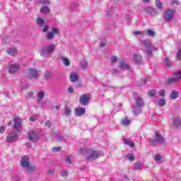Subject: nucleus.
<instances>
[{"mask_svg":"<svg viewBox=\"0 0 181 181\" xmlns=\"http://www.w3.org/2000/svg\"><path fill=\"white\" fill-rule=\"evenodd\" d=\"M79 153L82 155H85L88 160H94L100 158L101 153L98 151H94L91 148H87L86 146H83L79 150Z\"/></svg>","mask_w":181,"mask_h":181,"instance_id":"f257e3e1","label":"nucleus"},{"mask_svg":"<svg viewBox=\"0 0 181 181\" xmlns=\"http://www.w3.org/2000/svg\"><path fill=\"white\" fill-rule=\"evenodd\" d=\"M175 13L176 10H175V8H168L164 11L163 13V19L165 22H172V21H173V18H175Z\"/></svg>","mask_w":181,"mask_h":181,"instance_id":"f03ea898","label":"nucleus"},{"mask_svg":"<svg viewBox=\"0 0 181 181\" xmlns=\"http://www.w3.org/2000/svg\"><path fill=\"white\" fill-rule=\"evenodd\" d=\"M54 52V45L50 44V45L45 47L40 51V53L42 57H49V56H50V54H53Z\"/></svg>","mask_w":181,"mask_h":181,"instance_id":"7ed1b4c3","label":"nucleus"},{"mask_svg":"<svg viewBox=\"0 0 181 181\" xmlns=\"http://www.w3.org/2000/svg\"><path fill=\"white\" fill-rule=\"evenodd\" d=\"M143 45L144 46V50L148 56H152V52L153 50V47H152V43L149 40H144Z\"/></svg>","mask_w":181,"mask_h":181,"instance_id":"20e7f679","label":"nucleus"},{"mask_svg":"<svg viewBox=\"0 0 181 181\" xmlns=\"http://www.w3.org/2000/svg\"><path fill=\"white\" fill-rule=\"evenodd\" d=\"M28 139L32 142H37L39 141V134L33 129H30L28 132Z\"/></svg>","mask_w":181,"mask_h":181,"instance_id":"39448f33","label":"nucleus"},{"mask_svg":"<svg viewBox=\"0 0 181 181\" xmlns=\"http://www.w3.org/2000/svg\"><path fill=\"white\" fill-rule=\"evenodd\" d=\"M56 35H59V28H53L52 31L48 32L45 35V37L47 40H52L54 39V36H56Z\"/></svg>","mask_w":181,"mask_h":181,"instance_id":"423d86ee","label":"nucleus"},{"mask_svg":"<svg viewBox=\"0 0 181 181\" xmlns=\"http://www.w3.org/2000/svg\"><path fill=\"white\" fill-rule=\"evenodd\" d=\"M90 101V94H83L79 98V103L81 105H87Z\"/></svg>","mask_w":181,"mask_h":181,"instance_id":"0eeeda50","label":"nucleus"},{"mask_svg":"<svg viewBox=\"0 0 181 181\" xmlns=\"http://www.w3.org/2000/svg\"><path fill=\"white\" fill-rule=\"evenodd\" d=\"M144 12L148 13V15H151V16H158V11L150 6L146 7L144 8Z\"/></svg>","mask_w":181,"mask_h":181,"instance_id":"6e6552de","label":"nucleus"},{"mask_svg":"<svg viewBox=\"0 0 181 181\" xmlns=\"http://www.w3.org/2000/svg\"><path fill=\"white\" fill-rule=\"evenodd\" d=\"M28 77L30 78H37L39 77V71L35 69H30L28 72Z\"/></svg>","mask_w":181,"mask_h":181,"instance_id":"1a4fd4ad","label":"nucleus"},{"mask_svg":"<svg viewBox=\"0 0 181 181\" xmlns=\"http://www.w3.org/2000/svg\"><path fill=\"white\" fill-rule=\"evenodd\" d=\"M21 69V66H19V64H11L8 66V72L10 74H15L18 70Z\"/></svg>","mask_w":181,"mask_h":181,"instance_id":"9d476101","label":"nucleus"},{"mask_svg":"<svg viewBox=\"0 0 181 181\" xmlns=\"http://www.w3.org/2000/svg\"><path fill=\"white\" fill-rule=\"evenodd\" d=\"M154 139H156V144H159V145H163L165 144V138L158 132L156 133Z\"/></svg>","mask_w":181,"mask_h":181,"instance_id":"9b49d317","label":"nucleus"},{"mask_svg":"<svg viewBox=\"0 0 181 181\" xmlns=\"http://www.w3.org/2000/svg\"><path fill=\"white\" fill-rule=\"evenodd\" d=\"M16 139H18V133L16 132H11L6 139L7 142H13Z\"/></svg>","mask_w":181,"mask_h":181,"instance_id":"f8f14e48","label":"nucleus"},{"mask_svg":"<svg viewBox=\"0 0 181 181\" xmlns=\"http://www.w3.org/2000/svg\"><path fill=\"white\" fill-rule=\"evenodd\" d=\"M22 121H23V119L22 118H17L15 119L14 128L18 132L21 131V127H22Z\"/></svg>","mask_w":181,"mask_h":181,"instance_id":"ddd939ff","label":"nucleus"},{"mask_svg":"<svg viewBox=\"0 0 181 181\" xmlns=\"http://www.w3.org/2000/svg\"><path fill=\"white\" fill-rule=\"evenodd\" d=\"M86 114V108L85 107H76L75 108V115L76 117H83Z\"/></svg>","mask_w":181,"mask_h":181,"instance_id":"4468645a","label":"nucleus"},{"mask_svg":"<svg viewBox=\"0 0 181 181\" xmlns=\"http://www.w3.org/2000/svg\"><path fill=\"white\" fill-rule=\"evenodd\" d=\"M117 67L122 70H129V64L124 61L119 62Z\"/></svg>","mask_w":181,"mask_h":181,"instance_id":"2eb2a0df","label":"nucleus"},{"mask_svg":"<svg viewBox=\"0 0 181 181\" xmlns=\"http://www.w3.org/2000/svg\"><path fill=\"white\" fill-rule=\"evenodd\" d=\"M21 165L24 169H25L30 164H29V157L24 156L21 158Z\"/></svg>","mask_w":181,"mask_h":181,"instance_id":"dca6fc26","label":"nucleus"},{"mask_svg":"<svg viewBox=\"0 0 181 181\" xmlns=\"http://www.w3.org/2000/svg\"><path fill=\"white\" fill-rule=\"evenodd\" d=\"M133 60L136 64H142V57L139 54H134Z\"/></svg>","mask_w":181,"mask_h":181,"instance_id":"f3484780","label":"nucleus"},{"mask_svg":"<svg viewBox=\"0 0 181 181\" xmlns=\"http://www.w3.org/2000/svg\"><path fill=\"white\" fill-rule=\"evenodd\" d=\"M173 126L175 128H180L181 121L180 117H174L173 120Z\"/></svg>","mask_w":181,"mask_h":181,"instance_id":"a211bd4d","label":"nucleus"},{"mask_svg":"<svg viewBox=\"0 0 181 181\" xmlns=\"http://www.w3.org/2000/svg\"><path fill=\"white\" fill-rule=\"evenodd\" d=\"M46 93L43 90H40L37 94V103H41V101L45 98Z\"/></svg>","mask_w":181,"mask_h":181,"instance_id":"6ab92c4d","label":"nucleus"},{"mask_svg":"<svg viewBox=\"0 0 181 181\" xmlns=\"http://www.w3.org/2000/svg\"><path fill=\"white\" fill-rule=\"evenodd\" d=\"M80 76H78V74H76V73H71L69 78H70V81H71V83H76V81H77V80H78Z\"/></svg>","mask_w":181,"mask_h":181,"instance_id":"aec40b11","label":"nucleus"},{"mask_svg":"<svg viewBox=\"0 0 181 181\" xmlns=\"http://www.w3.org/2000/svg\"><path fill=\"white\" fill-rule=\"evenodd\" d=\"M179 98V92L176 90H171L170 94V100H176V98Z\"/></svg>","mask_w":181,"mask_h":181,"instance_id":"412c9836","label":"nucleus"},{"mask_svg":"<svg viewBox=\"0 0 181 181\" xmlns=\"http://www.w3.org/2000/svg\"><path fill=\"white\" fill-rule=\"evenodd\" d=\"M40 13H44L45 15H49L50 13V8L48 6H44L40 9Z\"/></svg>","mask_w":181,"mask_h":181,"instance_id":"4be33fe9","label":"nucleus"},{"mask_svg":"<svg viewBox=\"0 0 181 181\" xmlns=\"http://www.w3.org/2000/svg\"><path fill=\"white\" fill-rule=\"evenodd\" d=\"M6 52H7L8 54H10V56H15V54H16V52H18V50L15 47H11V48L7 49Z\"/></svg>","mask_w":181,"mask_h":181,"instance_id":"5701e85b","label":"nucleus"},{"mask_svg":"<svg viewBox=\"0 0 181 181\" xmlns=\"http://www.w3.org/2000/svg\"><path fill=\"white\" fill-rule=\"evenodd\" d=\"M65 162L68 165H71V163H73V156L70 155H65Z\"/></svg>","mask_w":181,"mask_h":181,"instance_id":"b1692460","label":"nucleus"},{"mask_svg":"<svg viewBox=\"0 0 181 181\" xmlns=\"http://www.w3.org/2000/svg\"><path fill=\"white\" fill-rule=\"evenodd\" d=\"M145 33H147V36H150V37H155L156 33L153 30H145Z\"/></svg>","mask_w":181,"mask_h":181,"instance_id":"393cba45","label":"nucleus"},{"mask_svg":"<svg viewBox=\"0 0 181 181\" xmlns=\"http://www.w3.org/2000/svg\"><path fill=\"white\" fill-rule=\"evenodd\" d=\"M136 104L138 107H144V100L140 97L136 99Z\"/></svg>","mask_w":181,"mask_h":181,"instance_id":"a878e982","label":"nucleus"},{"mask_svg":"<svg viewBox=\"0 0 181 181\" xmlns=\"http://www.w3.org/2000/svg\"><path fill=\"white\" fill-rule=\"evenodd\" d=\"M64 114L66 115V117H70L71 114V110L67 106H66L64 109Z\"/></svg>","mask_w":181,"mask_h":181,"instance_id":"bb28decb","label":"nucleus"},{"mask_svg":"<svg viewBox=\"0 0 181 181\" xmlns=\"http://www.w3.org/2000/svg\"><path fill=\"white\" fill-rule=\"evenodd\" d=\"M177 81V78L176 77H169L166 80V83L168 84H172V83H176Z\"/></svg>","mask_w":181,"mask_h":181,"instance_id":"cd10ccee","label":"nucleus"},{"mask_svg":"<svg viewBox=\"0 0 181 181\" xmlns=\"http://www.w3.org/2000/svg\"><path fill=\"white\" fill-rule=\"evenodd\" d=\"M36 167L35 165H30V164L25 168L27 172H35Z\"/></svg>","mask_w":181,"mask_h":181,"instance_id":"c85d7f7f","label":"nucleus"},{"mask_svg":"<svg viewBox=\"0 0 181 181\" xmlns=\"http://www.w3.org/2000/svg\"><path fill=\"white\" fill-rule=\"evenodd\" d=\"M37 25H38L40 27L44 26L45 20H42L41 18H38L37 21Z\"/></svg>","mask_w":181,"mask_h":181,"instance_id":"c756f323","label":"nucleus"},{"mask_svg":"<svg viewBox=\"0 0 181 181\" xmlns=\"http://www.w3.org/2000/svg\"><path fill=\"white\" fill-rule=\"evenodd\" d=\"M133 35H134V36H143V35H145V30H144V31H133Z\"/></svg>","mask_w":181,"mask_h":181,"instance_id":"7c9ffc66","label":"nucleus"},{"mask_svg":"<svg viewBox=\"0 0 181 181\" xmlns=\"http://www.w3.org/2000/svg\"><path fill=\"white\" fill-rule=\"evenodd\" d=\"M175 77L177 78V81H179V80H181V71H177L175 72Z\"/></svg>","mask_w":181,"mask_h":181,"instance_id":"2f4dec72","label":"nucleus"},{"mask_svg":"<svg viewBox=\"0 0 181 181\" xmlns=\"http://www.w3.org/2000/svg\"><path fill=\"white\" fill-rule=\"evenodd\" d=\"M164 63H165V66H167V67H171V66H172V62H170V60H169V59L168 57H166L164 59Z\"/></svg>","mask_w":181,"mask_h":181,"instance_id":"473e14b6","label":"nucleus"},{"mask_svg":"<svg viewBox=\"0 0 181 181\" xmlns=\"http://www.w3.org/2000/svg\"><path fill=\"white\" fill-rule=\"evenodd\" d=\"M62 63H64V66H70V60L66 57H62Z\"/></svg>","mask_w":181,"mask_h":181,"instance_id":"72a5a7b5","label":"nucleus"},{"mask_svg":"<svg viewBox=\"0 0 181 181\" xmlns=\"http://www.w3.org/2000/svg\"><path fill=\"white\" fill-rule=\"evenodd\" d=\"M148 95L149 97H155V95H156V90H150L148 92Z\"/></svg>","mask_w":181,"mask_h":181,"instance_id":"f704fd0d","label":"nucleus"},{"mask_svg":"<svg viewBox=\"0 0 181 181\" xmlns=\"http://www.w3.org/2000/svg\"><path fill=\"white\" fill-rule=\"evenodd\" d=\"M156 6L158 8V9H162V2H160L159 0H156Z\"/></svg>","mask_w":181,"mask_h":181,"instance_id":"c9c22d12","label":"nucleus"},{"mask_svg":"<svg viewBox=\"0 0 181 181\" xmlns=\"http://www.w3.org/2000/svg\"><path fill=\"white\" fill-rule=\"evenodd\" d=\"M126 158L129 160H132V161L135 160V157H134L133 153H129V154L126 155Z\"/></svg>","mask_w":181,"mask_h":181,"instance_id":"e433bc0d","label":"nucleus"},{"mask_svg":"<svg viewBox=\"0 0 181 181\" xmlns=\"http://www.w3.org/2000/svg\"><path fill=\"white\" fill-rule=\"evenodd\" d=\"M131 124V120L128 119H124L122 121V125H129Z\"/></svg>","mask_w":181,"mask_h":181,"instance_id":"4c0bfd02","label":"nucleus"},{"mask_svg":"<svg viewBox=\"0 0 181 181\" xmlns=\"http://www.w3.org/2000/svg\"><path fill=\"white\" fill-rule=\"evenodd\" d=\"M61 176H62V177H67V176H69V172L66 170H63L61 172Z\"/></svg>","mask_w":181,"mask_h":181,"instance_id":"58836bf2","label":"nucleus"},{"mask_svg":"<svg viewBox=\"0 0 181 181\" xmlns=\"http://www.w3.org/2000/svg\"><path fill=\"white\" fill-rule=\"evenodd\" d=\"M165 104H166V100H165V99H160L158 100L159 107H163Z\"/></svg>","mask_w":181,"mask_h":181,"instance_id":"ea45409f","label":"nucleus"},{"mask_svg":"<svg viewBox=\"0 0 181 181\" xmlns=\"http://www.w3.org/2000/svg\"><path fill=\"white\" fill-rule=\"evenodd\" d=\"M51 76H52V73H50V71H47L45 74V78L46 80H49V78H50Z\"/></svg>","mask_w":181,"mask_h":181,"instance_id":"a19ab883","label":"nucleus"},{"mask_svg":"<svg viewBox=\"0 0 181 181\" xmlns=\"http://www.w3.org/2000/svg\"><path fill=\"white\" fill-rule=\"evenodd\" d=\"M110 62L111 63H117L118 62V57L117 56H112L110 57Z\"/></svg>","mask_w":181,"mask_h":181,"instance_id":"79ce46f5","label":"nucleus"},{"mask_svg":"<svg viewBox=\"0 0 181 181\" xmlns=\"http://www.w3.org/2000/svg\"><path fill=\"white\" fill-rule=\"evenodd\" d=\"M52 151L54 153H56L57 152H60V151H62V147H54V148H52Z\"/></svg>","mask_w":181,"mask_h":181,"instance_id":"37998d69","label":"nucleus"},{"mask_svg":"<svg viewBox=\"0 0 181 181\" xmlns=\"http://www.w3.org/2000/svg\"><path fill=\"white\" fill-rule=\"evenodd\" d=\"M30 121H31V122H35V121H37V115L30 116Z\"/></svg>","mask_w":181,"mask_h":181,"instance_id":"c03bdc74","label":"nucleus"},{"mask_svg":"<svg viewBox=\"0 0 181 181\" xmlns=\"http://www.w3.org/2000/svg\"><path fill=\"white\" fill-rule=\"evenodd\" d=\"M80 66L82 69H86L87 67V62L86 61H83L81 62Z\"/></svg>","mask_w":181,"mask_h":181,"instance_id":"a18cd8bd","label":"nucleus"},{"mask_svg":"<svg viewBox=\"0 0 181 181\" xmlns=\"http://www.w3.org/2000/svg\"><path fill=\"white\" fill-rule=\"evenodd\" d=\"M132 108L134 110V114L136 115H139V114H141V110H136V109H135V107L132 106Z\"/></svg>","mask_w":181,"mask_h":181,"instance_id":"49530a36","label":"nucleus"},{"mask_svg":"<svg viewBox=\"0 0 181 181\" xmlns=\"http://www.w3.org/2000/svg\"><path fill=\"white\" fill-rule=\"evenodd\" d=\"M177 60H181V49L177 51Z\"/></svg>","mask_w":181,"mask_h":181,"instance_id":"de8ad7c7","label":"nucleus"},{"mask_svg":"<svg viewBox=\"0 0 181 181\" xmlns=\"http://www.w3.org/2000/svg\"><path fill=\"white\" fill-rule=\"evenodd\" d=\"M45 125L47 128H50V127H52V122L50 120H47L45 122Z\"/></svg>","mask_w":181,"mask_h":181,"instance_id":"09e8293b","label":"nucleus"},{"mask_svg":"<svg viewBox=\"0 0 181 181\" xmlns=\"http://www.w3.org/2000/svg\"><path fill=\"white\" fill-rule=\"evenodd\" d=\"M171 5H180V1L179 0L171 1Z\"/></svg>","mask_w":181,"mask_h":181,"instance_id":"8fccbe9b","label":"nucleus"},{"mask_svg":"<svg viewBox=\"0 0 181 181\" xmlns=\"http://www.w3.org/2000/svg\"><path fill=\"white\" fill-rule=\"evenodd\" d=\"M48 30H49V25H45L42 28V32H44V33H46V32H47Z\"/></svg>","mask_w":181,"mask_h":181,"instance_id":"3c124183","label":"nucleus"},{"mask_svg":"<svg viewBox=\"0 0 181 181\" xmlns=\"http://www.w3.org/2000/svg\"><path fill=\"white\" fill-rule=\"evenodd\" d=\"M68 93H69V94H73V93H74V88L73 87H69Z\"/></svg>","mask_w":181,"mask_h":181,"instance_id":"603ef678","label":"nucleus"},{"mask_svg":"<svg viewBox=\"0 0 181 181\" xmlns=\"http://www.w3.org/2000/svg\"><path fill=\"white\" fill-rule=\"evenodd\" d=\"M148 142L151 145H155L156 144V139H154V140L151 139L148 141Z\"/></svg>","mask_w":181,"mask_h":181,"instance_id":"864d4df0","label":"nucleus"},{"mask_svg":"<svg viewBox=\"0 0 181 181\" xmlns=\"http://www.w3.org/2000/svg\"><path fill=\"white\" fill-rule=\"evenodd\" d=\"M41 4H42V5H49L50 1L48 0H44L41 2Z\"/></svg>","mask_w":181,"mask_h":181,"instance_id":"5fc2aeb1","label":"nucleus"},{"mask_svg":"<svg viewBox=\"0 0 181 181\" xmlns=\"http://www.w3.org/2000/svg\"><path fill=\"white\" fill-rule=\"evenodd\" d=\"M54 173V169H49L47 171L48 175H53Z\"/></svg>","mask_w":181,"mask_h":181,"instance_id":"6e6d98bb","label":"nucleus"},{"mask_svg":"<svg viewBox=\"0 0 181 181\" xmlns=\"http://www.w3.org/2000/svg\"><path fill=\"white\" fill-rule=\"evenodd\" d=\"M5 132V126L0 127V133L4 134Z\"/></svg>","mask_w":181,"mask_h":181,"instance_id":"4d7b16f0","label":"nucleus"},{"mask_svg":"<svg viewBox=\"0 0 181 181\" xmlns=\"http://www.w3.org/2000/svg\"><path fill=\"white\" fill-rule=\"evenodd\" d=\"M159 94L160 95H161L162 97H164L165 94V90H160L159 91Z\"/></svg>","mask_w":181,"mask_h":181,"instance_id":"13d9d810","label":"nucleus"},{"mask_svg":"<svg viewBox=\"0 0 181 181\" xmlns=\"http://www.w3.org/2000/svg\"><path fill=\"white\" fill-rule=\"evenodd\" d=\"M112 72H113L114 74H119V73H120L119 70H118L117 69H114L112 70Z\"/></svg>","mask_w":181,"mask_h":181,"instance_id":"bf43d9fd","label":"nucleus"},{"mask_svg":"<svg viewBox=\"0 0 181 181\" xmlns=\"http://www.w3.org/2000/svg\"><path fill=\"white\" fill-rule=\"evenodd\" d=\"M160 159H162V157H160V156H159V155L156 156V157H155L156 160L159 161V160H160Z\"/></svg>","mask_w":181,"mask_h":181,"instance_id":"052dcab7","label":"nucleus"},{"mask_svg":"<svg viewBox=\"0 0 181 181\" xmlns=\"http://www.w3.org/2000/svg\"><path fill=\"white\" fill-rule=\"evenodd\" d=\"M127 145H129V146H130L131 148H134V146H135L134 142L132 141H129V144Z\"/></svg>","mask_w":181,"mask_h":181,"instance_id":"680f3d73","label":"nucleus"},{"mask_svg":"<svg viewBox=\"0 0 181 181\" xmlns=\"http://www.w3.org/2000/svg\"><path fill=\"white\" fill-rule=\"evenodd\" d=\"M123 141H124V144H126V145H128V144L130 142L129 139H124Z\"/></svg>","mask_w":181,"mask_h":181,"instance_id":"e2e57ef3","label":"nucleus"},{"mask_svg":"<svg viewBox=\"0 0 181 181\" xmlns=\"http://www.w3.org/2000/svg\"><path fill=\"white\" fill-rule=\"evenodd\" d=\"M105 43H104V42H101L100 44V47H105Z\"/></svg>","mask_w":181,"mask_h":181,"instance_id":"0e129e2a","label":"nucleus"},{"mask_svg":"<svg viewBox=\"0 0 181 181\" xmlns=\"http://www.w3.org/2000/svg\"><path fill=\"white\" fill-rule=\"evenodd\" d=\"M143 2H146V3L151 2V0H143Z\"/></svg>","mask_w":181,"mask_h":181,"instance_id":"69168bd1","label":"nucleus"},{"mask_svg":"<svg viewBox=\"0 0 181 181\" xmlns=\"http://www.w3.org/2000/svg\"><path fill=\"white\" fill-rule=\"evenodd\" d=\"M55 110H60V107H59V106H55Z\"/></svg>","mask_w":181,"mask_h":181,"instance_id":"338daca9","label":"nucleus"},{"mask_svg":"<svg viewBox=\"0 0 181 181\" xmlns=\"http://www.w3.org/2000/svg\"><path fill=\"white\" fill-rule=\"evenodd\" d=\"M33 93H30V97H33Z\"/></svg>","mask_w":181,"mask_h":181,"instance_id":"774afa93","label":"nucleus"}]
</instances>
